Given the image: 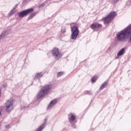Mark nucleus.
<instances>
[{"instance_id": "4", "label": "nucleus", "mask_w": 131, "mask_h": 131, "mask_svg": "<svg viewBox=\"0 0 131 131\" xmlns=\"http://www.w3.org/2000/svg\"><path fill=\"white\" fill-rule=\"evenodd\" d=\"M116 16V13L115 12H111V13L104 19V23L105 25L109 24L111 19H113Z\"/></svg>"}, {"instance_id": "20", "label": "nucleus", "mask_w": 131, "mask_h": 131, "mask_svg": "<svg viewBox=\"0 0 131 131\" xmlns=\"http://www.w3.org/2000/svg\"><path fill=\"white\" fill-rule=\"evenodd\" d=\"M64 74V73L63 72H59L58 74H57V77H60V76H61L62 75Z\"/></svg>"}, {"instance_id": "14", "label": "nucleus", "mask_w": 131, "mask_h": 131, "mask_svg": "<svg viewBox=\"0 0 131 131\" xmlns=\"http://www.w3.org/2000/svg\"><path fill=\"white\" fill-rule=\"evenodd\" d=\"M106 85H107V82H106L104 83L103 84L101 85V87H100V90H102V89L105 88L106 86Z\"/></svg>"}, {"instance_id": "15", "label": "nucleus", "mask_w": 131, "mask_h": 131, "mask_svg": "<svg viewBox=\"0 0 131 131\" xmlns=\"http://www.w3.org/2000/svg\"><path fill=\"white\" fill-rule=\"evenodd\" d=\"M7 35H8L6 34H1V35H0V40L4 39Z\"/></svg>"}, {"instance_id": "21", "label": "nucleus", "mask_w": 131, "mask_h": 131, "mask_svg": "<svg viewBox=\"0 0 131 131\" xmlns=\"http://www.w3.org/2000/svg\"><path fill=\"white\" fill-rule=\"evenodd\" d=\"M14 12H15V11L14 10H11V12H10V13H9V15L12 16V15H13V13Z\"/></svg>"}, {"instance_id": "11", "label": "nucleus", "mask_w": 131, "mask_h": 131, "mask_svg": "<svg viewBox=\"0 0 131 131\" xmlns=\"http://www.w3.org/2000/svg\"><path fill=\"white\" fill-rule=\"evenodd\" d=\"M100 27H102V25H101L100 24H93L91 26V28H92V29L99 28Z\"/></svg>"}, {"instance_id": "22", "label": "nucleus", "mask_w": 131, "mask_h": 131, "mask_svg": "<svg viewBox=\"0 0 131 131\" xmlns=\"http://www.w3.org/2000/svg\"><path fill=\"white\" fill-rule=\"evenodd\" d=\"M5 127H6V128H9V125H6V126H5Z\"/></svg>"}, {"instance_id": "24", "label": "nucleus", "mask_w": 131, "mask_h": 131, "mask_svg": "<svg viewBox=\"0 0 131 131\" xmlns=\"http://www.w3.org/2000/svg\"><path fill=\"white\" fill-rule=\"evenodd\" d=\"M1 95V90H0V95Z\"/></svg>"}, {"instance_id": "10", "label": "nucleus", "mask_w": 131, "mask_h": 131, "mask_svg": "<svg viewBox=\"0 0 131 131\" xmlns=\"http://www.w3.org/2000/svg\"><path fill=\"white\" fill-rule=\"evenodd\" d=\"M75 115L73 114V113H70L69 115V120H70V121H73L75 120Z\"/></svg>"}, {"instance_id": "18", "label": "nucleus", "mask_w": 131, "mask_h": 131, "mask_svg": "<svg viewBox=\"0 0 131 131\" xmlns=\"http://www.w3.org/2000/svg\"><path fill=\"white\" fill-rule=\"evenodd\" d=\"M36 15V13H32L30 15L29 17H28L29 19H31L32 17H34Z\"/></svg>"}, {"instance_id": "7", "label": "nucleus", "mask_w": 131, "mask_h": 131, "mask_svg": "<svg viewBox=\"0 0 131 131\" xmlns=\"http://www.w3.org/2000/svg\"><path fill=\"white\" fill-rule=\"evenodd\" d=\"M52 55L54 57H57V59H60V58L61 57V55L59 53V50L57 48L52 49Z\"/></svg>"}, {"instance_id": "16", "label": "nucleus", "mask_w": 131, "mask_h": 131, "mask_svg": "<svg viewBox=\"0 0 131 131\" xmlns=\"http://www.w3.org/2000/svg\"><path fill=\"white\" fill-rule=\"evenodd\" d=\"M97 79H98V77H94L91 79V81H92V83H94L96 81Z\"/></svg>"}, {"instance_id": "3", "label": "nucleus", "mask_w": 131, "mask_h": 131, "mask_svg": "<svg viewBox=\"0 0 131 131\" xmlns=\"http://www.w3.org/2000/svg\"><path fill=\"white\" fill-rule=\"evenodd\" d=\"M71 39L75 40L76 38H77L78 34H79V30H78V28L75 26L71 28Z\"/></svg>"}, {"instance_id": "9", "label": "nucleus", "mask_w": 131, "mask_h": 131, "mask_svg": "<svg viewBox=\"0 0 131 131\" xmlns=\"http://www.w3.org/2000/svg\"><path fill=\"white\" fill-rule=\"evenodd\" d=\"M47 123V119H45V122L41 125V126L39 127V128L37 129L36 131H42L43 130V128L46 127V124Z\"/></svg>"}, {"instance_id": "13", "label": "nucleus", "mask_w": 131, "mask_h": 131, "mask_svg": "<svg viewBox=\"0 0 131 131\" xmlns=\"http://www.w3.org/2000/svg\"><path fill=\"white\" fill-rule=\"evenodd\" d=\"M2 34H6L7 35H8L9 34H11V30L10 29H8L7 30L4 31Z\"/></svg>"}, {"instance_id": "1", "label": "nucleus", "mask_w": 131, "mask_h": 131, "mask_svg": "<svg viewBox=\"0 0 131 131\" xmlns=\"http://www.w3.org/2000/svg\"><path fill=\"white\" fill-rule=\"evenodd\" d=\"M131 37V24L126 29L121 31L117 35V39L120 41H125Z\"/></svg>"}, {"instance_id": "17", "label": "nucleus", "mask_w": 131, "mask_h": 131, "mask_svg": "<svg viewBox=\"0 0 131 131\" xmlns=\"http://www.w3.org/2000/svg\"><path fill=\"white\" fill-rule=\"evenodd\" d=\"M42 75L41 73H38L36 74V78H39L42 77Z\"/></svg>"}, {"instance_id": "23", "label": "nucleus", "mask_w": 131, "mask_h": 131, "mask_svg": "<svg viewBox=\"0 0 131 131\" xmlns=\"http://www.w3.org/2000/svg\"><path fill=\"white\" fill-rule=\"evenodd\" d=\"M128 39H129V40H130V41H131V37H128Z\"/></svg>"}, {"instance_id": "5", "label": "nucleus", "mask_w": 131, "mask_h": 131, "mask_svg": "<svg viewBox=\"0 0 131 131\" xmlns=\"http://www.w3.org/2000/svg\"><path fill=\"white\" fill-rule=\"evenodd\" d=\"M33 9L31 8L21 11L19 12V13H18V17L20 18L25 17L28 14H30V13L33 12Z\"/></svg>"}, {"instance_id": "2", "label": "nucleus", "mask_w": 131, "mask_h": 131, "mask_svg": "<svg viewBox=\"0 0 131 131\" xmlns=\"http://www.w3.org/2000/svg\"><path fill=\"white\" fill-rule=\"evenodd\" d=\"M52 88V85L51 84H48L43 88H42L39 91V93L37 94V98H41L44 96H45L46 94L49 93V91L50 90V89Z\"/></svg>"}, {"instance_id": "19", "label": "nucleus", "mask_w": 131, "mask_h": 131, "mask_svg": "<svg viewBox=\"0 0 131 131\" xmlns=\"http://www.w3.org/2000/svg\"><path fill=\"white\" fill-rule=\"evenodd\" d=\"M118 1H119V0H111V3H112L113 4H115Z\"/></svg>"}, {"instance_id": "8", "label": "nucleus", "mask_w": 131, "mask_h": 131, "mask_svg": "<svg viewBox=\"0 0 131 131\" xmlns=\"http://www.w3.org/2000/svg\"><path fill=\"white\" fill-rule=\"evenodd\" d=\"M57 100L55 99L54 100H52V101L50 102V103H49V106H48V109L51 108L53 106L55 105L57 103Z\"/></svg>"}, {"instance_id": "12", "label": "nucleus", "mask_w": 131, "mask_h": 131, "mask_svg": "<svg viewBox=\"0 0 131 131\" xmlns=\"http://www.w3.org/2000/svg\"><path fill=\"white\" fill-rule=\"evenodd\" d=\"M124 52H125V48H122L121 50H120L119 52H118L117 56H120L122 55H123L124 54Z\"/></svg>"}, {"instance_id": "6", "label": "nucleus", "mask_w": 131, "mask_h": 131, "mask_svg": "<svg viewBox=\"0 0 131 131\" xmlns=\"http://www.w3.org/2000/svg\"><path fill=\"white\" fill-rule=\"evenodd\" d=\"M13 103L12 100H8L6 102V112H10L12 110Z\"/></svg>"}, {"instance_id": "25", "label": "nucleus", "mask_w": 131, "mask_h": 131, "mask_svg": "<svg viewBox=\"0 0 131 131\" xmlns=\"http://www.w3.org/2000/svg\"><path fill=\"white\" fill-rule=\"evenodd\" d=\"M1 115V112H0V115Z\"/></svg>"}]
</instances>
